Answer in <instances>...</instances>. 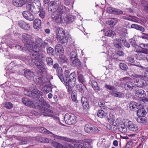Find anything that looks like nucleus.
Masks as SVG:
<instances>
[{"label":"nucleus","instance_id":"f257e3e1","mask_svg":"<svg viewBox=\"0 0 148 148\" xmlns=\"http://www.w3.org/2000/svg\"><path fill=\"white\" fill-rule=\"evenodd\" d=\"M48 45L47 42H43L41 38L37 37L35 38L34 41L31 42L29 49V51H32V52L30 54L31 58L29 59V62L32 65L35 64L40 73L44 71L45 69L44 63L40 61L41 56L38 53L39 49L45 48ZM41 57L42 58V57Z\"/></svg>","mask_w":148,"mask_h":148},{"label":"nucleus","instance_id":"f03ea898","mask_svg":"<svg viewBox=\"0 0 148 148\" xmlns=\"http://www.w3.org/2000/svg\"><path fill=\"white\" fill-rule=\"evenodd\" d=\"M60 4L58 8L56 11L52 12L51 17L58 23H64L65 22L67 18V14L65 13V8L63 5L61 1L58 2Z\"/></svg>","mask_w":148,"mask_h":148},{"label":"nucleus","instance_id":"7ed1b4c3","mask_svg":"<svg viewBox=\"0 0 148 148\" xmlns=\"http://www.w3.org/2000/svg\"><path fill=\"white\" fill-rule=\"evenodd\" d=\"M40 3L37 0H35L33 2H29L26 5V8L27 10L32 12L35 14H36L39 11L40 8Z\"/></svg>","mask_w":148,"mask_h":148},{"label":"nucleus","instance_id":"20e7f679","mask_svg":"<svg viewBox=\"0 0 148 148\" xmlns=\"http://www.w3.org/2000/svg\"><path fill=\"white\" fill-rule=\"evenodd\" d=\"M57 38L60 43L65 45L67 42L69 37L65 34L62 28H58L56 32Z\"/></svg>","mask_w":148,"mask_h":148},{"label":"nucleus","instance_id":"39448f33","mask_svg":"<svg viewBox=\"0 0 148 148\" xmlns=\"http://www.w3.org/2000/svg\"><path fill=\"white\" fill-rule=\"evenodd\" d=\"M42 99L41 101L38 99L37 101V102H36V106H38L39 107V109L40 110V112L42 114L46 116H50V113H53V112L51 110L47 108L44 107L42 106V102H43L44 103V100H43L42 101Z\"/></svg>","mask_w":148,"mask_h":148},{"label":"nucleus","instance_id":"423d86ee","mask_svg":"<svg viewBox=\"0 0 148 148\" xmlns=\"http://www.w3.org/2000/svg\"><path fill=\"white\" fill-rule=\"evenodd\" d=\"M23 40L24 43V46L28 50H29V49L31 47V42L33 41H31L32 39V36L28 34L24 33L23 36Z\"/></svg>","mask_w":148,"mask_h":148},{"label":"nucleus","instance_id":"0eeeda50","mask_svg":"<svg viewBox=\"0 0 148 148\" xmlns=\"http://www.w3.org/2000/svg\"><path fill=\"white\" fill-rule=\"evenodd\" d=\"M77 118L74 114H66L64 117V120L66 123L71 125L75 123L77 120Z\"/></svg>","mask_w":148,"mask_h":148},{"label":"nucleus","instance_id":"6e6552de","mask_svg":"<svg viewBox=\"0 0 148 148\" xmlns=\"http://www.w3.org/2000/svg\"><path fill=\"white\" fill-rule=\"evenodd\" d=\"M85 131L88 133L95 134L99 131V130L96 127L90 124H86L84 128Z\"/></svg>","mask_w":148,"mask_h":148},{"label":"nucleus","instance_id":"1a4fd4ad","mask_svg":"<svg viewBox=\"0 0 148 148\" xmlns=\"http://www.w3.org/2000/svg\"><path fill=\"white\" fill-rule=\"evenodd\" d=\"M145 77H137L134 79L135 83L137 86L139 87H143L147 85V82L145 79Z\"/></svg>","mask_w":148,"mask_h":148},{"label":"nucleus","instance_id":"9d476101","mask_svg":"<svg viewBox=\"0 0 148 148\" xmlns=\"http://www.w3.org/2000/svg\"><path fill=\"white\" fill-rule=\"evenodd\" d=\"M124 124L128 127V129L132 131L135 132L138 130L137 125L129 120L126 119L125 120Z\"/></svg>","mask_w":148,"mask_h":148},{"label":"nucleus","instance_id":"9b49d317","mask_svg":"<svg viewBox=\"0 0 148 148\" xmlns=\"http://www.w3.org/2000/svg\"><path fill=\"white\" fill-rule=\"evenodd\" d=\"M18 25L23 29L29 31L31 29L30 24L23 20L19 21L18 22Z\"/></svg>","mask_w":148,"mask_h":148},{"label":"nucleus","instance_id":"f8f14e48","mask_svg":"<svg viewBox=\"0 0 148 148\" xmlns=\"http://www.w3.org/2000/svg\"><path fill=\"white\" fill-rule=\"evenodd\" d=\"M126 62L129 65H132L139 67L141 68H143V66H141L140 63L137 62H135L134 58L131 56L127 57L126 60Z\"/></svg>","mask_w":148,"mask_h":148},{"label":"nucleus","instance_id":"ddd939ff","mask_svg":"<svg viewBox=\"0 0 148 148\" xmlns=\"http://www.w3.org/2000/svg\"><path fill=\"white\" fill-rule=\"evenodd\" d=\"M22 14L23 17L28 20L32 21L34 19V15L28 11H23Z\"/></svg>","mask_w":148,"mask_h":148},{"label":"nucleus","instance_id":"4468645a","mask_svg":"<svg viewBox=\"0 0 148 148\" xmlns=\"http://www.w3.org/2000/svg\"><path fill=\"white\" fill-rule=\"evenodd\" d=\"M136 87V84L133 82L130 81H128L125 84L124 88L125 90H131L135 89Z\"/></svg>","mask_w":148,"mask_h":148},{"label":"nucleus","instance_id":"2eb2a0df","mask_svg":"<svg viewBox=\"0 0 148 148\" xmlns=\"http://www.w3.org/2000/svg\"><path fill=\"white\" fill-rule=\"evenodd\" d=\"M31 1V0H14L13 3L16 6L21 7Z\"/></svg>","mask_w":148,"mask_h":148},{"label":"nucleus","instance_id":"dca6fc26","mask_svg":"<svg viewBox=\"0 0 148 148\" xmlns=\"http://www.w3.org/2000/svg\"><path fill=\"white\" fill-rule=\"evenodd\" d=\"M145 54H148V49H143L142 52L140 51L136 54V58L139 60H143L145 57Z\"/></svg>","mask_w":148,"mask_h":148},{"label":"nucleus","instance_id":"f3484780","mask_svg":"<svg viewBox=\"0 0 148 148\" xmlns=\"http://www.w3.org/2000/svg\"><path fill=\"white\" fill-rule=\"evenodd\" d=\"M53 137L55 138V140H61L67 142H74L75 140L73 139L64 136H59L57 135H54Z\"/></svg>","mask_w":148,"mask_h":148},{"label":"nucleus","instance_id":"a211bd4d","mask_svg":"<svg viewBox=\"0 0 148 148\" xmlns=\"http://www.w3.org/2000/svg\"><path fill=\"white\" fill-rule=\"evenodd\" d=\"M60 1H58L56 2L55 1H51L50 2L49 4V7L48 8V10L49 11H50L51 12H54L55 11H56V9L55 8V9H54V8L55 7V5L56 6L57 5V9L58 8L60 4H58V2Z\"/></svg>","mask_w":148,"mask_h":148},{"label":"nucleus","instance_id":"6ab92c4d","mask_svg":"<svg viewBox=\"0 0 148 148\" xmlns=\"http://www.w3.org/2000/svg\"><path fill=\"white\" fill-rule=\"evenodd\" d=\"M72 61V64L73 66L78 69H81L82 68V65L78 59L76 58Z\"/></svg>","mask_w":148,"mask_h":148},{"label":"nucleus","instance_id":"aec40b11","mask_svg":"<svg viewBox=\"0 0 148 148\" xmlns=\"http://www.w3.org/2000/svg\"><path fill=\"white\" fill-rule=\"evenodd\" d=\"M97 115L99 117L101 118L105 117L106 118L108 121L110 120L109 116V114L105 112L102 110H99L98 111L97 113Z\"/></svg>","mask_w":148,"mask_h":148},{"label":"nucleus","instance_id":"412c9836","mask_svg":"<svg viewBox=\"0 0 148 148\" xmlns=\"http://www.w3.org/2000/svg\"><path fill=\"white\" fill-rule=\"evenodd\" d=\"M34 73L30 70L27 69L25 71L24 75L27 79L30 80L34 77Z\"/></svg>","mask_w":148,"mask_h":148},{"label":"nucleus","instance_id":"4be33fe9","mask_svg":"<svg viewBox=\"0 0 148 148\" xmlns=\"http://www.w3.org/2000/svg\"><path fill=\"white\" fill-rule=\"evenodd\" d=\"M41 25V21L39 19H36L33 22V26L34 29L38 30Z\"/></svg>","mask_w":148,"mask_h":148},{"label":"nucleus","instance_id":"5701e85b","mask_svg":"<svg viewBox=\"0 0 148 148\" xmlns=\"http://www.w3.org/2000/svg\"><path fill=\"white\" fill-rule=\"evenodd\" d=\"M135 94L136 96L141 98H143L145 97L146 96V93L143 90L139 89L136 90Z\"/></svg>","mask_w":148,"mask_h":148},{"label":"nucleus","instance_id":"b1692460","mask_svg":"<svg viewBox=\"0 0 148 148\" xmlns=\"http://www.w3.org/2000/svg\"><path fill=\"white\" fill-rule=\"evenodd\" d=\"M56 52L57 55H61L64 53V50L60 44H58L55 47Z\"/></svg>","mask_w":148,"mask_h":148},{"label":"nucleus","instance_id":"393cba45","mask_svg":"<svg viewBox=\"0 0 148 148\" xmlns=\"http://www.w3.org/2000/svg\"><path fill=\"white\" fill-rule=\"evenodd\" d=\"M32 92L36 95V97L38 99H38L40 98V97H42L43 95V93L42 92L35 88L32 90Z\"/></svg>","mask_w":148,"mask_h":148},{"label":"nucleus","instance_id":"a878e982","mask_svg":"<svg viewBox=\"0 0 148 148\" xmlns=\"http://www.w3.org/2000/svg\"><path fill=\"white\" fill-rule=\"evenodd\" d=\"M76 83V81L69 80L68 78H66L65 80V85L66 86H68L74 87Z\"/></svg>","mask_w":148,"mask_h":148},{"label":"nucleus","instance_id":"bb28decb","mask_svg":"<svg viewBox=\"0 0 148 148\" xmlns=\"http://www.w3.org/2000/svg\"><path fill=\"white\" fill-rule=\"evenodd\" d=\"M81 100L84 108L86 109L88 108L89 107V105L87 99L86 97H83L82 98Z\"/></svg>","mask_w":148,"mask_h":148},{"label":"nucleus","instance_id":"cd10ccee","mask_svg":"<svg viewBox=\"0 0 148 148\" xmlns=\"http://www.w3.org/2000/svg\"><path fill=\"white\" fill-rule=\"evenodd\" d=\"M111 94L114 97L119 98L122 97L124 95V94L123 93L118 92L114 90L112 91Z\"/></svg>","mask_w":148,"mask_h":148},{"label":"nucleus","instance_id":"c85d7f7f","mask_svg":"<svg viewBox=\"0 0 148 148\" xmlns=\"http://www.w3.org/2000/svg\"><path fill=\"white\" fill-rule=\"evenodd\" d=\"M118 21L116 18H112L108 19L107 21V24L111 27L114 26L117 22Z\"/></svg>","mask_w":148,"mask_h":148},{"label":"nucleus","instance_id":"c756f323","mask_svg":"<svg viewBox=\"0 0 148 148\" xmlns=\"http://www.w3.org/2000/svg\"><path fill=\"white\" fill-rule=\"evenodd\" d=\"M58 60L61 64H62L67 62L68 59L64 55L62 54L60 55Z\"/></svg>","mask_w":148,"mask_h":148},{"label":"nucleus","instance_id":"7c9ffc66","mask_svg":"<svg viewBox=\"0 0 148 148\" xmlns=\"http://www.w3.org/2000/svg\"><path fill=\"white\" fill-rule=\"evenodd\" d=\"M91 85L96 92H98L99 90V88L98 86L97 83L96 81H92L91 82Z\"/></svg>","mask_w":148,"mask_h":148},{"label":"nucleus","instance_id":"2f4dec72","mask_svg":"<svg viewBox=\"0 0 148 148\" xmlns=\"http://www.w3.org/2000/svg\"><path fill=\"white\" fill-rule=\"evenodd\" d=\"M137 121L139 123H144L147 122V118L144 116H140L137 119Z\"/></svg>","mask_w":148,"mask_h":148},{"label":"nucleus","instance_id":"473e14b6","mask_svg":"<svg viewBox=\"0 0 148 148\" xmlns=\"http://www.w3.org/2000/svg\"><path fill=\"white\" fill-rule=\"evenodd\" d=\"M52 145L56 148H67L66 147H64L61 144L56 142H53Z\"/></svg>","mask_w":148,"mask_h":148},{"label":"nucleus","instance_id":"72a5a7b5","mask_svg":"<svg viewBox=\"0 0 148 148\" xmlns=\"http://www.w3.org/2000/svg\"><path fill=\"white\" fill-rule=\"evenodd\" d=\"M125 125V124H124V125L119 126L118 127V130L119 131L123 133H126L127 131V128Z\"/></svg>","mask_w":148,"mask_h":148},{"label":"nucleus","instance_id":"f704fd0d","mask_svg":"<svg viewBox=\"0 0 148 148\" xmlns=\"http://www.w3.org/2000/svg\"><path fill=\"white\" fill-rule=\"evenodd\" d=\"M77 94L76 91L75 90H73L71 93V97L72 100L73 101H74L75 102H76L77 101Z\"/></svg>","mask_w":148,"mask_h":148},{"label":"nucleus","instance_id":"c9c22d12","mask_svg":"<svg viewBox=\"0 0 148 148\" xmlns=\"http://www.w3.org/2000/svg\"><path fill=\"white\" fill-rule=\"evenodd\" d=\"M119 41H122V43H123L125 46L129 48L130 47V45L127 42L125 38L121 37L119 38Z\"/></svg>","mask_w":148,"mask_h":148},{"label":"nucleus","instance_id":"e433bc0d","mask_svg":"<svg viewBox=\"0 0 148 148\" xmlns=\"http://www.w3.org/2000/svg\"><path fill=\"white\" fill-rule=\"evenodd\" d=\"M131 27L132 28L137 29L142 32L144 31V28L140 25H138L136 24H133L131 25Z\"/></svg>","mask_w":148,"mask_h":148},{"label":"nucleus","instance_id":"4c0bfd02","mask_svg":"<svg viewBox=\"0 0 148 148\" xmlns=\"http://www.w3.org/2000/svg\"><path fill=\"white\" fill-rule=\"evenodd\" d=\"M130 108L131 110H135L138 108L137 103L134 101L131 102L130 104Z\"/></svg>","mask_w":148,"mask_h":148},{"label":"nucleus","instance_id":"58836bf2","mask_svg":"<svg viewBox=\"0 0 148 148\" xmlns=\"http://www.w3.org/2000/svg\"><path fill=\"white\" fill-rule=\"evenodd\" d=\"M39 130V132L41 133H45L48 134H52V133L51 132H50L48 130H47L46 129L43 127H40Z\"/></svg>","mask_w":148,"mask_h":148},{"label":"nucleus","instance_id":"ea45409f","mask_svg":"<svg viewBox=\"0 0 148 148\" xmlns=\"http://www.w3.org/2000/svg\"><path fill=\"white\" fill-rule=\"evenodd\" d=\"M119 39H116V42L114 44V47L117 48H119L121 47L122 41H119Z\"/></svg>","mask_w":148,"mask_h":148},{"label":"nucleus","instance_id":"a19ab883","mask_svg":"<svg viewBox=\"0 0 148 148\" xmlns=\"http://www.w3.org/2000/svg\"><path fill=\"white\" fill-rule=\"evenodd\" d=\"M119 66L120 68L122 70H126L128 69L127 65L124 63H120Z\"/></svg>","mask_w":148,"mask_h":148},{"label":"nucleus","instance_id":"79ce46f5","mask_svg":"<svg viewBox=\"0 0 148 148\" xmlns=\"http://www.w3.org/2000/svg\"><path fill=\"white\" fill-rule=\"evenodd\" d=\"M38 12H40V17L42 18H44L45 15V11L42 9H40V7L39 8V11Z\"/></svg>","mask_w":148,"mask_h":148},{"label":"nucleus","instance_id":"37998d69","mask_svg":"<svg viewBox=\"0 0 148 148\" xmlns=\"http://www.w3.org/2000/svg\"><path fill=\"white\" fill-rule=\"evenodd\" d=\"M114 34H115V32L111 30L107 31L105 33L106 36L110 37H113Z\"/></svg>","mask_w":148,"mask_h":148},{"label":"nucleus","instance_id":"c03bdc74","mask_svg":"<svg viewBox=\"0 0 148 148\" xmlns=\"http://www.w3.org/2000/svg\"><path fill=\"white\" fill-rule=\"evenodd\" d=\"M76 88L78 90V91L82 93L83 94L84 93V90L81 84H77L76 85Z\"/></svg>","mask_w":148,"mask_h":148},{"label":"nucleus","instance_id":"a18cd8bd","mask_svg":"<svg viewBox=\"0 0 148 148\" xmlns=\"http://www.w3.org/2000/svg\"><path fill=\"white\" fill-rule=\"evenodd\" d=\"M38 99H36V101H34V103L32 102V101H31L30 100L28 99V101L27 102V103L26 104V106H28L30 107H33L34 106V105L35 103L36 104V102H37V100Z\"/></svg>","mask_w":148,"mask_h":148},{"label":"nucleus","instance_id":"49530a36","mask_svg":"<svg viewBox=\"0 0 148 148\" xmlns=\"http://www.w3.org/2000/svg\"><path fill=\"white\" fill-rule=\"evenodd\" d=\"M69 80L76 81V77L75 73L72 72L70 74Z\"/></svg>","mask_w":148,"mask_h":148},{"label":"nucleus","instance_id":"de8ad7c7","mask_svg":"<svg viewBox=\"0 0 148 148\" xmlns=\"http://www.w3.org/2000/svg\"><path fill=\"white\" fill-rule=\"evenodd\" d=\"M47 52L49 56H53L54 54V49L51 47L48 48L47 49Z\"/></svg>","mask_w":148,"mask_h":148},{"label":"nucleus","instance_id":"09e8293b","mask_svg":"<svg viewBox=\"0 0 148 148\" xmlns=\"http://www.w3.org/2000/svg\"><path fill=\"white\" fill-rule=\"evenodd\" d=\"M77 79L79 83L83 84L85 82L84 77L82 75L80 74L79 75Z\"/></svg>","mask_w":148,"mask_h":148},{"label":"nucleus","instance_id":"8fccbe9b","mask_svg":"<svg viewBox=\"0 0 148 148\" xmlns=\"http://www.w3.org/2000/svg\"><path fill=\"white\" fill-rule=\"evenodd\" d=\"M77 57V54L74 51H72L70 53V57L71 60H72L74 59H75Z\"/></svg>","mask_w":148,"mask_h":148},{"label":"nucleus","instance_id":"3c124183","mask_svg":"<svg viewBox=\"0 0 148 148\" xmlns=\"http://www.w3.org/2000/svg\"><path fill=\"white\" fill-rule=\"evenodd\" d=\"M47 64L49 66H51L53 64V60L50 57H47L46 59Z\"/></svg>","mask_w":148,"mask_h":148},{"label":"nucleus","instance_id":"603ef678","mask_svg":"<svg viewBox=\"0 0 148 148\" xmlns=\"http://www.w3.org/2000/svg\"><path fill=\"white\" fill-rule=\"evenodd\" d=\"M105 87L108 89L111 90L112 91L115 90V88L114 86L110 85H108L106 84L105 85Z\"/></svg>","mask_w":148,"mask_h":148},{"label":"nucleus","instance_id":"864d4df0","mask_svg":"<svg viewBox=\"0 0 148 148\" xmlns=\"http://www.w3.org/2000/svg\"><path fill=\"white\" fill-rule=\"evenodd\" d=\"M82 143L83 148H91L89 143L84 142Z\"/></svg>","mask_w":148,"mask_h":148},{"label":"nucleus","instance_id":"5fc2aeb1","mask_svg":"<svg viewBox=\"0 0 148 148\" xmlns=\"http://www.w3.org/2000/svg\"><path fill=\"white\" fill-rule=\"evenodd\" d=\"M114 8H112L111 7H109L107 8V12L112 14H113Z\"/></svg>","mask_w":148,"mask_h":148},{"label":"nucleus","instance_id":"6e6d98bb","mask_svg":"<svg viewBox=\"0 0 148 148\" xmlns=\"http://www.w3.org/2000/svg\"><path fill=\"white\" fill-rule=\"evenodd\" d=\"M113 14H119L123 13V12L120 10L114 8Z\"/></svg>","mask_w":148,"mask_h":148},{"label":"nucleus","instance_id":"4d7b16f0","mask_svg":"<svg viewBox=\"0 0 148 148\" xmlns=\"http://www.w3.org/2000/svg\"><path fill=\"white\" fill-rule=\"evenodd\" d=\"M36 140L40 143L45 142L44 138L40 136H38L36 137Z\"/></svg>","mask_w":148,"mask_h":148},{"label":"nucleus","instance_id":"13d9d810","mask_svg":"<svg viewBox=\"0 0 148 148\" xmlns=\"http://www.w3.org/2000/svg\"><path fill=\"white\" fill-rule=\"evenodd\" d=\"M82 143H77L75 144V148H83Z\"/></svg>","mask_w":148,"mask_h":148},{"label":"nucleus","instance_id":"bf43d9fd","mask_svg":"<svg viewBox=\"0 0 148 148\" xmlns=\"http://www.w3.org/2000/svg\"><path fill=\"white\" fill-rule=\"evenodd\" d=\"M105 103L102 101H100L98 103V106L101 108H103L104 109H106V107L105 106Z\"/></svg>","mask_w":148,"mask_h":148},{"label":"nucleus","instance_id":"052dcab7","mask_svg":"<svg viewBox=\"0 0 148 148\" xmlns=\"http://www.w3.org/2000/svg\"><path fill=\"white\" fill-rule=\"evenodd\" d=\"M145 1L146 2V1H142V3L143 4V6H144V10L145 11L147 12V13H148V3L146 5H145V4L143 3V2ZM147 3V2H146V3H145V4H146Z\"/></svg>","mask_w":148,"mask_h":148},{"label":"nucleus","instance_id":"680f3d73","mask_svg":"<svg viewBox=\"0 0 148 148\" xmlns=\"http://www.w3.org/2000/svg\"><path fill=\"white\" fill-rule=\"evenodd\" d=\"M5 107L8 109H11L13 107V105L12 103L10 102H8L5 103Z\"/></svg>","mask_w":148,"mask_h":148},{"label":"nucleus","instance_id":"e2e57ef3","mask_svg":"<svg viewBox=\"0 0 148 148\" xmlns=\"http://www.w3.org/2000/svg\"><path fill=\"white\" fill-rule=\"evenodd\" d=\"M49 90L50 88L47 86H45L42 88L43 92L46 93H48L49 91Z\"/></svg>","mask_w":148,"mask_h":148},{"label":"nucleus","instance_id":"0e129e2a","mask_svg":"<svg viewBox=\"0 0 148 148\" xmlns=\"http://www.w3.org/2000/svg\"><path fill=\"white\" fill-rule=\"evenodd\" d=\"M57 75H59L62 73V69L61 67H58L56 70Z\"/></svg>","mask_w":148,"mask_h":148},{"label":"nucleus","instance_id":"69168bd1","mask_svg":"<svg viewBox=\"0 0 148 148\" xmlns=\"http://www.w3.org/2000/svg\"><path fill=\"white\" fill-rule=\"evenodd\" d=\"M57 75L58 76V77L59 78L61 81L62 82H64L65 83V81L64 80V76L62 73L58 75Z\"/></svg>","mask_w":148,"mask_h":148},{"label":"nucleus","instance_id":"338daca9","mask_svg":"<svg viewBox=\"0 0 148 148\" xmlns=\"http://www.w3.org/2000/svg\"><path fill=\"white\" fill-rule=\"evenodd\" d=\"M123 18L124 19H126L130 21H132L133 20V18L132 16L130 15H129V16H123Z\"/></svg>","mask_w":148,"mask_h":148},{"label":"nucleus","instance_id":"774afa93","mask_svg":"<svg viewBox=\"0 0 148 148\" xmlns=\"http://www.w3.org/2000/svg\"><path fill=\"white\" fill-rule=\"evenodd\" d=\"M15 48L20 50L21 51H23L24 50V47H22L21 46L18 45H16L15 46Z\"/></svg>","mask_w":148,"mask_h":148}]
</instances>
